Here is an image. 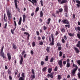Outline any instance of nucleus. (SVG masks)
<instances>
[{"label":"nucleus","instance_id":"1","mask_svg":"<svg viewBox=\"0 0 80 80\" xmlns=\"http://www.w3.org/2000/svg\"><path fill=\"white\" fill-rule=\"evenodd\" d=\"M7 15H8V20L9 21H11L12 18V12L10 11V10L8 9L7 10Z\"/></svg>","mask_w":80,"mask_h":80},{"label":"nucleus","instance_id":"2","mask_svg":"<svg viewBox=\"0 0 80 80\" xmlns=\"http://www.w3.org/2000/svg\"><path fill=\"white\" fill-rule=\"evenodd\" d=\"M3 48H4V46H2L1 50V52H0V55L1 57H3V59H5L7 58V57H6V56L5 55L4 52H3Z\"/></svg>","mask_w":80,"mask_h":80},{"label":"nucleus","instance_id":"3","mask_svg":"<svg viewBox=\"0 0 80 80\" xmlns=\"http://www.w3.org/2000/svg\"><path fill=\"white\" fill-rule=\"evenodd\" d=\"M53 35H54L53 33L51 34V37L52 38V42L50 43L49 45H54V44H55V43H54L55 38H54V36Z\"/></svg>","mask_w":80,"mask_h":80},{"label":"nucleus","instance_id":"4","mask_svg":"<svg viewBox=\"0 0 80 80\" xmlns=\"http://www.w3.org/2000/svg\"><path fill=\"white\" fill-rule=\"evenodd\" d=\"M61 23H63L64 24H69V22L67 19H63L61 21Z\"/></svg>","mask_w":80,"mask_h":80},{"label":"nucleus","instance_id":"5","mask_svg":"<svg viewBox=\"0 0 80 80\" xmlns=\"http://www.w3.org/2000/svg\"><path fill=\"white\" fill-rule=\"evenodd\" d=\"M62 59L59 60L58 62V64L60 65V68H62L63 67V64H62Z\"/></svg>","mask_w":80,"mask_h":80},{"label":"nucleus","instance_id":"6","mask_svg":"<svg viewBox=\"0 0 80 80\" xmlns=\"http://www.w3.org/2000/svg\"><path fill=\"white\" fill-rule=\"evenodd\" d=\"M47 77L48 78L50 77L51 78H53V72H52L50 74H48Z\"/></svg>","mask_w":80,"mask_h":80},{"label":"nucleus","instance_id":"7","mask_svg":"<svg viewBox=\"0 0 80 80\" xmlns=\"http://www.w3.org/2000/svg\"><path fill=\"white\" fill-rule=\"evenodd\" d=\"M76 3H77V4H76V6L78 8H80V1L78 0H77L76 1Z\"/></svg>","mask_w":80,"mask_h":80},{"label":"nucleus","instance_id":"8","mask_svg":"<svg viewBox=\"0 0 80 80\" xmlns=\"http://www.w3.org/2000/svg\"><path fill=\"white\" fill-rule=\"evenodd\" d=\"M64 10L66 12V13H68V6L67 5H65L64 7Z\"/></svg>","mask_w":80,"mask_h":80},{"label":"nucleus","instance_id":"9","mask_svg":"<svg viewBox=\"0 0 80 80\" xmlns=\"http://www.w3.org/2000/svg\"><path fill=\"white\" fill-rule=\"evenodd\" d=\"M7 55L8 59L9 61H10V60H11L12 58V57H11V55H10V53L9 52H8Z\"/></svg>","mask_w":80,"mask_h":80},{"label":"nucleus","instance_id":"10","mask_svg":"<svg viewBox=\"0 0 80 80\" xmlns=\"http://www.w3.org/2000/svg\"><path fill=\"white\" fill-rule=\"evenodd\" d=\"M32 78H35V72H34V69H32Z\"/></svg>","mask_w":80,"mask_h":80},{"label":"nucleus","instance_id":"11","mask_svg":"<svg viewBox=\"0 0 80 80\" xmlns=\"http://www.w3.org/2000/svg\"><path fill=\"white\" fill-rule=\"evenodd\" d=\"M24 35H28L27 38H28V41L29 40V38H30V34L29 33L27 32H25L24 33Z\"/></svg>","mask_w":80,"mask_h":80},{"label":"nucleus","instance_id":"12","mask_svg":"<svg viewBox=\"0 0 80 80\" xmlns=\"http://www.w3.org/2000/svg\"><path fill=\"white\" fill-rule=\"evenodd\" d=\"M23 57L21 56V59L20 61V65H22V63H23Z\"/></svg>","mask_w":80,"mask_h":80},{"label":"nucleus","instance_id":"13","mask_svg":"<svg viewBox=\"0 0 80 80\" xmlns=\"http://www.w3.org/2000/svg\"><path fill=\"white\" fill-rule=\"evenodd\" d=\"M74 50H75L76 52L77 53H79V52H80V51H79L78 48H75V47H74Z\"/></svg>","mask_w":80,"mask_h":80},{"label":"nucleus","instance_id":"14","mask_svg":"<svg viewBox=\"0 0 80 80\" xmlns=\"http://www.w3.org/2000/svg\"><path fill=\"white\" fill-rule=\"evenodd\" d=\"M14 3L16 8H18V5H17V0H14Z\"/></svg>","mask_w":80,"mask_h":80},{"label":"nucleus","instance_id":"15","mask_svg":"<svg viewBox=\"0 0 80 80\" xmlns=\"http://www.w3.org/2000/svg\"><path fill=\"white\" fill-rule=\"evenodd\" d=\"M26 18V16H25V14H24L23 15V20H22V22L23 23H24V22H25Z\"/></svg>","mask_w":80,"mask_h":80},{"label":"nucleus","instance_id":"16","mask_svg":"<svg viewBox=\"0 0 80 80\" xmlns=\"http://www.w3.org/2000/svg\"><path fill=\"white\" fill-rule=\"evenodd\" d=\"M67 2V0H62V1L60 2L61 4L65 3Z\"/></svg>","mask_w":80,"mask_h":80},{"label":"nucleus","instance_id":"17","mask_svg":"<svg viewBox=\"0 0 80 80\" xmlns=\"http://www.w3.org/2000/svg\"><path fill=\"white\" fill-rule=\"evenodd\" d=\"M75 30L76 31H79L80 32V27L78 26V27H75Z\"/></svg>","mask_w":80,"mask_h":80},{"label":"nucleus","instance_id":"18","mask_svg":"<svg viewBox=\"0 0 80 80\" xmlns=\"http://www.w3.org/2000/svg\"><path fill=\"white\" fill-rule=\"evenodd\" d=\"M46 50L48 53H50V47H47Z\"/></svg>","mask_w":80,"mask_h":80},{"label":"nucleus","instance_id":"19","mask_svg":"<svg viewBox=\"0 0 80 80\" xmlns=\"http://www.w3.org/2000/svg\"><path fill=\"white\" fill-rule=\"evenodd\" d=\"M78 70V69H73L72 71V73H75V72L77 70Z\"/></svg>","mask_w":80,"mask_h":80},{"label":"nucleus","instance_id":"20","mask_svg":"<svg viewBox=\"0 0 80 80\" xmlns=\"http://www.w3.org/2000/svg\"><path fill=\"white\" fill-rule=\"evenodd\" d=\"M17 28V27H15V28L13 30V29H11V32L13 34H14V30H15L16 28Z\"/></svg>","mask_w":80,"mask_h":80},{"label":"nucleus","instance_id":"21","mask_svg":"<svg viewBox=\"0 0 80 80\" xmlns=\"http://www.w3.org/2000/svg\"><path fill=\"white\" fill-rule=\"evenodd\" d=\"M72 67H75V69H78V66L77 65L75 64L74 63H73Z\"/></svg>","mask_w":80,"mask_h":80},{"label":"nucleus","instance_id":"22","mask_svg":"<svg viewBox=\"0 0 80 80\" xmlns=\"http://www.w3.org/2000/svg\"><path fill=\"white\" fill-rule=\"evenodd\" d=\"M72 67H75V69H78V66L77 65L75 64L74 63H73Z\"/></svg>","mask_w":80,"mask_h":80},{"label":"nucleus","instance_id":"23","mask_svg":"<svg viewBox=\"0 0 80 80\" xmlns=\"http://www.w3.org/2000/svg\"><path fill=\"white\" fill-rule=\"evenodd\" d=\"M52 71V68H49L48 69V72L49 73H51V72Z\"/></svg>","mask_w":80,"mask_h":80},{"label":"nucleus","instance_id":"24","mask_svg":"<svg viewBox=\"0 0 80 80\" xmlns=\"http://www.w3.org/2000/svg\"><path fill=\"white\" fill-rule=\"evenodd\" d=\"M66 67L68 68H69L70 67V62H67Z\"/></svg>","mask_w":80,"mask_h":80},{"label":"nucleus","instance_id":"25","mask_svg":"<svg viewBox=\"0 0 80 80\" xmlns=\"http://www.w3.org/2000/svg\"><path fill=\"white\" fill-rule=\"evenodd\" d=\"M43 15V11H41L40 12V17H42Z\"/></svg>","mask_w":80,"mask_h":80},{"label":"nucleus","instance_id":"26","mask_svg":"<svg viewBox=\"0 0 80 80\" xmlns=\"http://www.w3.org/2000/svg\"><path fill=\"white\" fill-rule=\"evenodd\" d=\"M12 47L14 50H15L17 48V46L15 44H14V43L13 44Z\"/></svg>","mask_w":80,"mask_h":80},{"label":"nucleus","instance_id":"27","mask_svg":"<svg viewBox=\"0 0 80 80\" xmlns=\"http://www.w3.org/2000/svg\"><path fill=\"white\" fill-rule=\"evenodd\" d=\"M6 18V14H5V13H4V15L3 19H4V22H7V20H6V19H5Z\"/></svg>","mask_w":80,"mask_h":80},{"label":"nucleus","instance_id":"28","mask_svg":"<svg viewBox=\"0 0 80 80\" xmlns=\"http://www.w3.org/2000/svg\"><path fill=\"white\" fill-rule=\"evenodd\" d=\"M47 68L46 67H44L42 69V72H45V71H46V70H47Z\"/></svg>","mask_w":80,"mask_h":80},{"label":"nucleus","instance_id":"29","mask_svg":"<svg viewBox=\"0 0 80 80\" xmlns=\"http://www.w3.org/2000/svg\"><path fill=\"white\" fill-rule=\"evenodd\" d=\"M59 31H56V32L55 33V35H56V36H57V35H58V34H59Z\"/></svg>","mask_w":80,"mask_h":80},{"label":"nucleus","instance_id":"30","mask_svg":"<svg viewBox=\"0 0 80 80\" xmlns=\"http://www.w3.org/2000/svg\"><path fill=\"white\" fill-rule=\"evenodd\" d=\"M61 31L62 33H64L65 32V29L63 28L62 29Z\"/></svg>","mask_w":80,"mask_h":80},{"label":"nucleus","instance_id":"31","mask_svg":"<svg viewBox=\"0 0 80 80\" xmlns=\"http://www.w3.org/2000/svg\"><path fill=\"white\" fill-rule=\"evenodd\" d=\"M48 22H47V24H48V25L50 24V21L51 20V19L50 18H49L48 19Z\"/></svg>","mask_w":80,"mask_h":80},{"label":"nucleus","instance_id":"32","mask_svg":"<svg viewBox=\"0 0 80 80\" xmlns=\"http://www.w3.org/2000/svg\"><path fill=\"white\" fill-rule=\"evenodd\" d=\"M65 27H68V28H70V24H66L65 25Z\"/></svg>","mask_w":80,"mask_h":80},{"label":"nucleus","instance_id":"33","mask_svg":"<svg viewBox=\"0 0 80 80\" xmlns=\"http://www.w3.org/2000/svg\"><path fill=\"white\" fill-rule=\"evenodd\" d=\"M47 29V27H46V26H43V30L44 31L46 30Z\"/></svg>","mask_w":80,"mask_h":80},{"label":"nucleus","instance_id":"34","mask_svg":"<svg viewBox=\"0 0 80 80\" xmlns=\"http://www.w3.org/2000/svg\"><path fill=\"white\" fill-rule=\"evenodd\" d=\"M18 80H25L24 78L23 77H20L19 78Z\"/></svg>","mask_w":80,"mask_h":80},{"label":"nucleus","instance_id":"35","mask_svg":"<svg viewBox=\"0 0 80 80\" xmlns=\"http://www.w3.org/2000/svg\"><path fill=\"white\" fill-rule=\"evenodd\" d=\"M48 56H46V57L45 58V60L46 62H48Z\"/></svg>","mask_w":80,"mask_h":80},{"label":"nucleus","instance_id":"36","mask_svg":"<svg viewBox=\"0 0 80 80\" xmlns=\"http://www.w3.org/2000/svg\"><path fill=\"white\" fill-rule=\"evenodd\" d=\"M63 54V52H59V57H62V55Z\"/></svg>","mask_w":80,"mask_h":80},{"label":"nucleus","instance_id":"37","mask_svg":"<svg viewBox=\"0 0 80 80\" xmlns=\"http://www.w3.org/2000/svg\"><path fill=\"white\" fill-rule=\"evenodd\" d=\"M22 77H23V78H25V73L23 72L22 74Z\"/></svg>","mask_w":80,"mask_h":80},{"label":"nucleus","instance_id":"38","mask_svg":"<svg viewBox=\"0 0 80 80\" xmlns=\"http://www.w3.org/2000/svg\"><path fill=\"white\" fill-rule=\"evenodd\" d=\"M32 45L33 47H35V42H33L32 43Z\"/></svg>","mask_w":80,"mask_h":80},{"label":"nucleus","instance_id":"39","mask_svg":"<svg viewBox=\"0 0 80 80\" xmlns=\"http://www.w3.org/2000/svg\"><path fill=\"white\" fill-rule=\"evenodd\" d=\"M57 70H58V67L56 66L54 68L55 72H57Z\"/></svg>","mask_w":80,"mask_h":80},{"label":"nucleus","instance_id":"40","mask_svg":"<svg viewBox=\"0 0 80 80\" xmlns=\"http://www.w3.org/2000/svg\"><path fill=\"white\" fill-rule=\"evenodd\" d=\"M59 12L60 13L62 12H63V9L62 8L59 9Z\"/></svg>","mask_w":80,"mask_h":80},{"label":"nucleus","instance_id":"41","mask_svg":"<svg viewBox=\"0 0 80 80\" xmlns=\"http://www.w3.org/2000/svg\"><path fill=\"white\" fill-rule=\"evenodd\" d=\"M68 35L69 36H70V37H73V35H73V34H72V33H69Z\"/></svg>","mask_w":80,"mask_h":80},{"label":"nucleus","instance_id":"42","mask_svg":"<svg viewBox=\"0 0 80 80\" xmlns=\"http://www.w3.org/2000/svg\"><path fill=\"white\" fill-rule=\"evenodd\" d=\"M66 45L67 48H68L69 47V44L68 43V42L66 44Z\"/></svg>","mask_w":80,"mask_h":80},{"label":"nucleus","instance_id":"43","mask_svg":"<svg viewBox=\"0 0 80 80\" xmlns=\"http://www.w3.org/2000/svg\"><path fill=\"white\" fill-rule=\"evenodd\" d=\"M53 60H54V58H52L50 60V62H53Z\"/></svg>","mask_w":80,"mask_h":80},{"label":"nucleus","instance_id":"44","mask_svg":"<svg viewBox=\"0 0 80 80\" xmlns=\"http://www.w3.org/2000/svg\"><path fill=\"white\" fill-rule=\"evenodd\" d=\"M39 44L40 45H43V42L42 41H41L39 43Z\"/></svg>","mask_w":80,"mask_h":80},{"label":"nucleus","instance_id":"45","mask_svg":"<svg viewBox=\"0 0 80 80\" xmlns=\"http://www.w3.org/2000/svg\"><path fill=\"white\" fill-rule=\"evenodd\" d=\"M77 36L79 39H80V34L79 33H78L77 34Z\"/></svg>","mask_w":80,"mask_h":80},{"label":"nucleus","instance_id":"46","mask_svg":"<svg viewBox=\"0 0 80 80\" xmlns=\"http://www.w3.org/2000/svg\"><path fill=\"white\" fill-rule=\"evenodd\" d=\"M40 2L41 3V6H42H42H43V1H42V0H41L40 1Z\"/></svg>","mask_w":80,"mask_h":80},{"label":"nucleus","instance_id":"47","mask_svg":"<svg viewBox=\"0 0 80 80\" xmlns=\"http://www.w3.org/2000/svg\"><path fill=\"white\" fill-rule=\"evenodd\" d=\"M62 43H65V39H64L63 38L62 39Z\"/></svg>","mask_w":80,"mask_h":80},{"label":"nucleus","instance_id":"48","mask_svg":"<svg viewBox=\"0 0 80 80\" xmlns=\"http://www.w3.org/2000/svg\"><path fill=\"white\" fill-rule=\"evenodd\" d=\"M39 10V7H37V8H36L35 12H38V11Z\"/></svg>","mask_w":80,"mask_h":80},{"label":"nucleus","instance_id":"49","mask_svg":"<svg viewBox=\"0 0 80 80\" xmlns=\"http://www.w3.org/2000/svg\"><path fill=\"white\" fill-rule=\"evenodd\" d=\"M57 47H60V46H61V45H60V42H58L57 44Z\"/></svg>","mask_w":80,"mask_h":80},{"label":"nucleus","instance_id":"50","mask_svg":"<svg viewBox=\"0 0 80 80\" xmlns=\"http://www.w3.org/2000/svg\"><path fill=\"white\" fill-rule=\"evenodd\" d=\"M32 2H33L35 3H37V0H32Z\"/></svg>","mask_w":80,"mask_h":80},{"label":"nucleus","instance_id":"51","mask_svg":"<svg viewBox=\"0 0 80 80\" xmlns=\"http://www.w3.org/2000/svg\"><path fill=\"white\" fill-rule=\"evenodd\" d=\"M52 15L53 17H54V18L55 17H56V15H55V13H52Z\"/></svg>","mask_w":80,"mask_h":80},{"label":"nucleus","instance_id":"52","mask_svg":"<svg viewBox=\"0 0 80 80\" xmlns=\"http://www.w3.org/2000/svg\"><path fill=\"white\" fill-rule=\"evenodd\" d=\"M14 27H17V23L16 22V21H14Z\"/></svg>","mask_w":80,"mask_h":80},{"label":"nucleus","instance_id":"53","mask_svg":"<svg viewBox=\"0 0 80 80\" xmlns=\"http://www.w3.org/2000/svg\"><path fill=\"white\" fill-rule=\"evenodd\" d=\"M64 40H67V36L66 35H64Z\"/></svg>","mask_w":80,"mask_h":80},{"label":"nucleus","instance_id":"54","mask_svg":"<svg viewBox=\"0 0 80 80\" xmlns=\"http://www.w3.org/2000/svg\"><path fill=\"white\" fill-rule=\"evenodd\" d=\"M8 73L9 75H10V74H11V71L10 70H8Z\"/></svg>","mask_w":80,"mask_h":80},{"label":"nucleus","instance_id":"55","mask_svg":"<svg viewBox=\"0 0 80 80\" xmlns=\"http://www.w3.org/2000/svg\"><path fill=\"white\" fill-rule=\"evenodd\" d=\"M58 80H60L61 79V75H58Z\"/></svg>","mask_w":80,"mask_h":80},{"label":"nucleus","instance_id":"56","mask_svg":"<svg viewBox=\"0 0 80 80\" xmlns=\"http://www.w3.org/2000/svg\"><path fill=\"white\" fill-rule=\"evenodd\" d=\"M41 65H43L44 64V62H43V61H41Z\"/></svg>","mask_w":80,"mask_h":80},{"label":"nucleus","instance_id":"57","mask_svg":"<svg viewBox=\"0 0 80 80\" xmlns=\"http://www.w3.org/2000/svg\"><path fill=\"white\" fill-rule=\"evenodd\" d=\"M36 33H37V35H40V32H38V31H37L36 32Z\"/></svg>","mask_w":80,"mask_h":80},{"label":"nucleus","instance_id":"58","mask_svg":"<svg viewBox=\"0 0 80 80\" xmlns=\"http://www.w3.org/2000/svg\"><path fill=\"white\" fill-rule=\"evenodd\" d=\"M58 50L59 51H60V50H62V47H58Z\"/></svg>","mask_w":80,"mask_h":80},{"label":"nucleus","instance_id":"59","mask_svg":"<svg viewBox=\"0 0 80 80\" xmlns=\"http://www.w3.org/2000/svg\"><path fill=\"white\" fill-rule=\"evenodd\" d=\"M7 23H6L5 24V26H4V28L5 29L7 27Z\"/></svg>","mask_w":80,"mask_h":80},{"label":"nucleus","instance_id":"60","mask_svg":"<svg viewBox=\"0 0 80 80\" xmlns=\"http://www.w3.org/2000/svg\"><path fill=\"white\" fill-rule=\"evenodd\" d=\"M67 63H70V59L68 58L67 59L66 61Z\"/></svg>","mask_w":80,"mask_h":80},{"label":"nucleus","instance_id":"61","mask_svg":"<svg viewBox=\"0 0 80 80\" xmlns=\"http://www.w3.org/2000/svg\"><path fill=\"white\" fill-rule=\"evenodd\" d=\"M9 79L10 80H12V76H9Z\"/></svg>","mask_w":80,"mask_h":80},{"label":"nucleus","instance_id":"62","mask_svg":"<svg viewBox=\"0 0 80 80\" xmlns=\"http://www.w3.org/2000/svg\"><path fill=\"white\" fill-rule=\"evenodd\" d=\"M77 63H78V64L79 65H80V60H79L78 61Z\"/></svg>","mask_w":80,"mask_h":80},{"label":"nucleus","instance_id":"63","mask_svg":"<svg viewBox=\"0 0 80 80\" xmlns=\"http://www.w3.org/2000/svg\"><path fill=\"white\" fill-rule=\"evenodd\" d=\"M63 64L65 65L66 64V61H64L63 62Z\"/></svg>","mask_w":80,"mask_h":80},{"label":"nucleus","instance_id":"64","mask_svg":"<svg viewBox=\"0 0 80 80\" xmlns=\"http://www.w3.org/2000/svg\"><path fill=\"white\" fill-rule=\"evenodd\" d=\"M65 17H68V16L67 15V13H65Z\"/></svg>","mask_w":80,"mask_h":80}]
</instances>
